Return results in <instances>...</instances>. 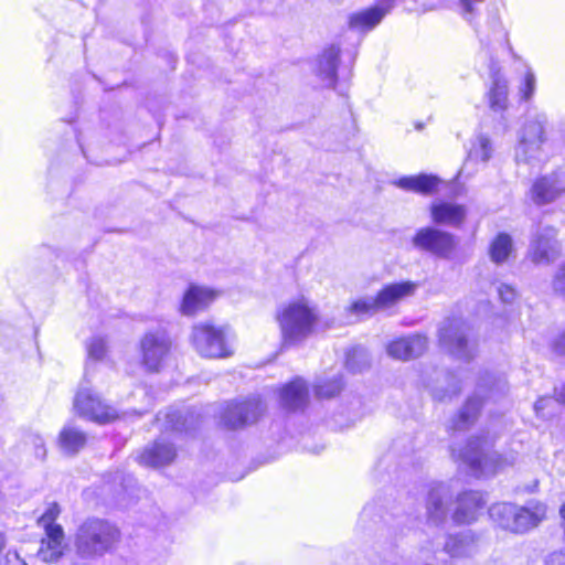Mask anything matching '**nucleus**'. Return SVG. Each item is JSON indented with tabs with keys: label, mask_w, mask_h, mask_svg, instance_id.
Masks as SVG:
<instances>
[{
	"label": "nucleus",
	"mask_w": 565,
	"mask_h": 565,
	"mask_svg": "<svg viewBox=\"0 0 565 565\" xmlns=\"http://www.w3.org/2000/svg\"><path fill=\"white\" fill-rule=\"evenodd\" d=\"M565 189L557 172L537 177L530 188V199L535 205H546L558 199Z\"/></svg>",
	"instance_id": "nucleus-14"
},
{
	"label": "nucleus",
	"mask_w": 565,
	"mask_h": 565,
	"mask_svg": "<svg viewBox=\"0 0 565 565\" xmlns=\"http://www.w3.org/2000/svg\"><path fill=\"white\" fill-rule=\"evenodd\" d=\"M564 535H565V525H564Z\"/></svg>",
	"instance_id": "nucleus-41"
},
{
	"label": "nucleus",
	"mask_w": 565,
	"mask_h": 565,
	"mask_svg": "<svg viewBox=\"0 0 565 565\" xmlns=\"http://www.w3.org/2000/svg\"><path fill=\"white\" fill-rule=\"evenodd\" d=\"M547 140L546 124L542 120L534 119L527 121L522 129L521 142L525 150L533 147L539 149Z\"/></svg>",
	"instance_id": "nucleus-25"
},
{
	"label": "nucleus",
	"mask_w": 565,
	"mask_h": 565,
	"mask_svg": "<svg viewBox=\"0 0 565 565\" xmlns=\"http://www.w3.org/2000/svg\"><path fill=\"white\" fill-rule=\"evenodd\" d=\"M514 247L510 234L505 232L498 233L489 244L488 254L492 263L501 265L509 260L513 255Z\"/></svg>",
	"instance_id": "nucleus-24"
},
{
	"label": "nucleus",
	"mask_w": 565,
	"mask_h": 565,
	"mask_svg": "<svg viewBox=\"0 0 565 565\" xmlns=\"http://www.w3.org/2000/svg\"><path fill=\"white\" fill-rule=\"evenodd\" d=\"M345 310L348 313L353 315L356 318H362L374 315L380 311L381 308L377 303L376 296H374L373 299H355L350 302Z\"/></svg>",
	"instance_id": "nucleus-30"
},
{
	"label": "nucleus",
	"mask_w": 565,
	"mask_h": 565,
	"mask_svg": "<svg viewBox=\"0 0 565 565\" xmlns=\"http://www.w3.org/2000/svg\"><path fill=\"white\" fill-rule=\"evenodd\" d=\"M483 1L484 0H459L466 13H472L475 11V4Z\"/></svg>",
	"instance_id": "nucleus-37"
},
{
	"label": "nucleus",
	"mask_w": 565,
	"mask_h": 565,
	"mask_svg": "<svg viewBox=\"0 0 565 565\" xmlns=\"http://www.w3.org/2000/svg\"><path fill=\"white\" fill-rule=\"evenodd\" d=\"M439 348L455 359L470 360L472 343L467 333V323L458 317H449L437 332Z\"/></svg>",
	"instance_id": "nucleus-6"
},
{
	"label": "nucleus",
	"mask_w": 565,
	"mask_h": 565,
	"mask_svg": "<svg viewBox=\"0 0 565 565\" xmlns=\"http://www.w3.org/2000/svg\"><path fill=\"white\" fill-rule=\"evenodd\" d=\"M360 359H361V352L356 348H350L345 351L344 355V366L350 372H356L360 370Z\"/></svg>",
	"instance_id": "nucleus-34"
},
{
	"label": "nucleus",
	"mask_w": 565,
	"mask_h": 565,
	"mask_svg": "<svg viewBox=\"0 0 565 565\" xmlns=\"http://www.w3.org/2000/svg\"><path fill=\"white\" fill-rule=\"evenodd\" d=\"M121 540L118 525L103 518H87L77 527L74 547L78 557L95 558L113 552Z\"/></svg>",
	"instance_id": "nucleus-2"
},
{
	"label": "nucleus",
	"mask_w": 565,
	"mask_h": 565,
	"mask_svg": "<svg viewBox=\"0 0 565 565\" xmlns=\"http://www.w3.org/2000/svg\"><path fill=\"white\" fill-rule=\"evenodd\" d=\"M490 516L502 530L513 534H523L546 520L547 507L537 500H531L525 505L500 502L491 508Z\"/></svg>",
	"instance_id": "nucleus-3"
},
{
	"label": "nucleus",
	"mask_w": 565,
	"mask_h": 565,
	"mask_svg": "<svg viewBox=\"0 0 565 565\" xmlns=\"http://www.w3.org/2000/svg\"><path fill=\"white\" fill-rule=\"evenodd\" d=\"M558 230L548 225L543 232L536 233L530 244L526 257L534 265H547L562 255V246L557 241Z\"/></svg>",
	"instance_id": "nucleus-11"
},
{
	"label": "nucleus",
	"mask_w": 565,
	"mask_h": 565,
	"mask_svg": "<svg viewBox=\"0 0 565 565\" xmlns=\"http://www.w3.org/2000/svg\"><path fill=\"white\" fill-rule=\"evenodd\" d=\"M484 507L482 494L478 491H462L457 497V508L452 514L455 523L470 524L478 519Z\"/></svg>",
	"instance_id": "nucleus-16"
},
{
	"label": "nucleus",
	"mask_w": 565,
	"mask_h": 565,
	"mask_svg": "<svg viewBox=\"0 0 565 565\" xmlns=\"http://www.w3.org/2000/svg\"><path fill=\"white\" fill-rule=\"evenodd\" d=\"M429 213L435 224L450 225L454 227H460L467 217V209L465 205L444 200L431 203Z\"/></svg>",
	"instance_id": "nucleus-17"
},
{
	"label": "nucleus",
	"mask_w": 565,
	"mask_h": 565,
	"mask_svg": "<svg viewBox=\"0 0 565 565\" xmlns=\"http://www.w3.org/2000/svg\"><path fill=\"white\" fill-rule=\"evenodd\" d=\"M88 356L95 361H100L106 356L107 345L106 342L100 339H93L87 347Z\"/></svg>",
	"instance_id": "nucleus-33"
},
{
	"label": "nucleus",
	"mask_w": 565,
	"mask_h": 565,
	"mask_svg": "<svg viewBox=\"0 0 565 565\" xmlns=\"http://www.w3.org/2000/svg\"><path fill=\"white\" fill-rule=\"evenodd\" d=\"M551 291L554 297L565 300V260L556 267L552 275Z\"/></svg>",
	"instance_id": "nucleus-31"
},
{
	"label": "nucleus",
	"mask_w": 565,
	"mask_h": 565,
	"mask_svg": "<svg viewBox=\"0 0 565 565\" xmlns=\"http://www.w3.org/2000/svg\"><path fill=\"white\" fill-rule=\"evenodd\" d=\"M551 350L556 355H565V330L551 342Z\"/></svg>",
	"instance_id": "nucleus-35"
},
{
	"label": "nucleus",
	"mask_w": 565,
	"mask_h": 565,
	"mask_svg": "<svg viewBox=\"0 0 565 565\" xmlns=\"http://www.w3.org/2000/svg\"><path fill=\"white\" fill-rule=\"evenodd\" d=\"M545 565H565V550L553 552L546 559Z\"/></svg>",
	"instance_id": "nucleus-36"
},
{
	"label": "nucleus",
	"mask_w": 565,
	"mask_h": 565,
	"mask_svg": "<svg viewBox=\"0 0 565 565\" xmlns=\"http://www.w3.org/2000/svg\"><path fill=\"white\" fill-rule=\"evenodd\" d=\"M558 513H559L561 520L563 522H565V502L561 504Z\"/></svg>",
	"instance_id": "nucleus-39"
},
{
	"label": "nucleus",
	"mask_w": 565,
	"mask_h": 565,
	"mask_svg": "<svg viewBox=\"0 0 565 565\" xmlns=\"http://www.w3.org/2000/svg\"><path fill=\"white\" fill-rule=\"evenodd\" d=\"M218 296L220 291L216 289L191 284L182 296L179 310L184 316L193 317L207 310Z\"/></svg>",
	"instance_id": "nucleus-13"
},
{
	"label": "nucleus",
	"mask_w": 565,
	"mask_h": 565,
	"mask_svg": "<svg viewBox=\"0 0 565 565\" xmlns=\"http://www.w3.org/2000/svg\"><path fill=\"white\" fill-rule=\"evenodd\" d=\"M345 387V382L342 375L332 377H323L312 386L313 395L319 401L333 399L341 395Z\"/></svg>",
	"instance_id": "nucleus-26"
},
{
	"label": "nucleus",
	"mask_w": 565,
	"mask_h": 565,
	"mask_svg": "<svg viewBox=\"0 0 565 565\" xmlns=\"http://www.w3.org/2000/svg\"><path fill=\"white\" fill-rule=\"evenodd\" d=\"M260 402L254 399L230 401L222 411L223 425L228 429L244 427L253 413L259 407Z\"/></svg>",
	"instance_id": "nucleus-15"
},
{
	"label": "nucleus",
	"mask_w": 565,
	"mask_h": 565,
	"mask_svg": "<svg viewBox=\"0 0 565 565\" xmlns=\"http://www.w3.org/2000/svg\"><path fill=\"white\" fill-rule=\"evenodd\" d=\"M60 514V504L51 502L36 520V524L43 530L38 556L46 564L58 562L65 555L67 547L64 529L57 523Z\"/></svg>",
	"instance_id": "nucleus-4"
},
{
	"label": "nucleus",
	"mask_w": 565,
	"mask_h": 565,
	"mask_svg": "<svg viewBox=\"0 0 565 565\" xmlns=\"http://www.w3.org/2000/svg\"><path fill=\"white\" fill-rule=\"evenodd\" d=\"M388 354L398 360L407 361L417 355L414 341L407 338H397L387 345Z\"/></svg>",
	"instance_id": "nucleus-29"
},
{
	"label": "nucleus",
	"mask_w": 565,
	"mask_h": 565,
	"mask_svg": "<svg viewBox=\"0 0 565 565\" xmlns=\"http://www.w3.org/2000/svg\"><path fill=\"white\" fill-rule=\"evenodd\" d=\"M412 243L419 252L444 259L450 258L457 249L456 236L434 226L418 228L412 237Z\"/></svg>",
	"instance_id": "nucleus-8"
},
{
	"label": "nucleus",
	"mask_w": 565,
	"mask_h": 565,
	"mask_svg": "<svg viewBox=\"0 0 565 565\" xmlns=\"http://www.w3.org/2000/svg\"><path fill=\"white\" fill-rule=\"evenodd\" d=\"M73 407L77 416L98 425H107L121 417L111 404H108L99 394L89 390L76 392Z\"/></svg>",
	"instance_id": "nucleus-7"
},
{
	"label": "nucleus",
	"mask_w": 565,
	"mask_h": 565,
	"mask_svg": "<svg viewBox=\"0 0 565 565\" xmlns=\"http://www.w3.org/2000/svg\"><path fill=\"white\" fill-rule=\"evenodd\" d=\"M486 438L482 436L470 437L460 454L461 460L476 473L481 472L487 463V456L482 452Z\"/></svg>",
	"instance_id": "nucleus-22"
},
{
	"label": "nucleus",
	"mask_w": 565,
	"mask_h": 565,
	"mask_svg": "<svg viewBox=\"0 0 565 565\" xmlns=\"http://www.w3.org/2000/svg\"><path fill=\"white\" fill-rule=\"evenodd\" d=\"M489 107L494 111H504L509 104L508 81L499 70L491 73V84L487 93Z\"/></svg>",
	"instance_id": "nucleus-21"
},
{
	"label": "nucleus",
	"mask_w": 565,
	"mask_h": 565,
	"mask_svg": "<svg viewBox=\"0 0 565 565\" xmlns=\"http://www.w3.org/2000/svg\"><path fill=\"white\" fill-rule=\"evenodd\" d=\"M395 185L405 190L415 192L422 195L436 194L444 181L436 174L419 173L416 175H407L397 179Z\"/></svg>",
	"instance_id": "nucleus-19"
},
{
	"label": "nucleus",
	"mask_w": 565,
	"mask_h": 565,
	"mask_svg": "<svg viewBox=\"0 0 565 565\" xmlns=\"http://www.w3.org/2000/svg\"><path fill=\"white\" fill-rule=\"evenodd\" d=\"M317 307L305 296H298L279 306L275 321L280 331L282 348L298 345L311 335L319 323Z\"/></svg>",
	"instance_id": "nucleus-1"
},
{
	"label": "nucleus",
	"mask_w": 565,
	"mask_h": 565,
	"mask_svg": "<svg viewBox=\"0 0 565 565\" xmlns=\"http://www.w3.org/2000/svg\"><path fill=\"white\" fill-rule=\"evenodd\" d=\"M441 509H443L441 500L440 499H436V500L433 501L431 508H429V513L433 514V513H435L437 511H441Z\"/></svg>",
	"instance_id": "nucleus-38"
},
{
	"label": "nucleus",
	"mask_w": 565,
	"mask_h": 565,
	"mask_svg": "<svg viewBox=\"0 0 565 565\" xmlns=\"http://www.w3.org/2000/svg\"><path fill=\"white\" fill-rule=\"evenodd\" d=\"M340 53L341 51L338 46L330 45L322 51L318 58L320 73L327 74L332 81H334L337 76Z\"/></svg>",
	"instance_id": "nucleus-28"
},
{
	"label": "nucleus",
	"mask_w": 565,
	"mask_h": 565,
	"mask_svg": "<svg viewBox=\"0 0 565 565\" xmlns=\"http://www.w3.org/2000/svg\"><path fill=\"white\" fill-rule=\"evenodd\" d=\"M482 405L483 399L481 397H468L465 404L462 405L461 409L454 418V428L463 429L475 424V422L478 419L481 413Z\"/></svg>",
	"instance_id": "nucleus-27"
},
{
	"label": "nucleus",
	"mask_w": 565,
	"mask_h": 565,
	"mask_svg": "<svg viewBox=\"0 0 565 565\" xmlns=\"http://www.w3.org/2000/svg\"><path fill=\"white\" fill-rule=\"evenodd\" d=\"M279 402L288 412H303L310 404L309 385L301 376H294L278 391Z\"/></svg>",
	"instance_id": "nucleus-12"
},
{
	"label": "nucleus",
	"mask_w": 565,
	"mask_h": 565,
	"mask_svg": "<svg viewBox=\"0 0 565 565\" xmlns=\"http://www.w3.org/2000/svg\"><path fill=\"white\" fill-rule=\"evenodd\" d=\"M178 447L169 439L158 437L143 446L135 456V461L143 468L163 469L175 462Z\"/></svg>",
	"instance_id": "nucleus-10"
},
{
	"label": "nucleus",
	"mask_w": 565,
	"mask_h": 565,
	"mask_svg": "<svg viewBox=\"0 0 565 565\" xmlns=\"http://www.w3.org/2000/svg\"><path fill=\"white\" fill-rule=\"evenodd\" d=\"M418 285L412 280H403L384 285L375 294L381 310L395 306L399 301L413 296Z\"/></svg>",
	"instance_id": "nucleus-18"
},
{
	"label": "nucleus",
	"mask_w": 565,
	"mask_h": 565,
	"mask_svg": "<svg viewBox=\"0 0 565 565\" xmlns=\"http://www.w3.org/2000/svg\"><path fill=\"white\" fill-rule=\"evenodd\" d=\"M57 443L65 452L75 455L85 448L87 434L78 428L65 426L58 433Z\"/></svg>",
	"instance_id": "nucleus-23"
},
{
	"label": "nucleus",
	"mask_w": 565,
	"mask_h": 565,
	"mask_svg": "<svg viewBox=\"0 0 565 565\" xmlns=\"http://www.w3.org/2000/svg\"><path fill=\"white\" fill-rule=\"evenodd\" d=\"M191 343L203 359H227L234 354L226 329L211 322H200L192 327Z\"/></svg>",
	"instance_id": "nucleus-5"
},
{
	"label": "nucleus",
	"mask_w": 565,
	"mask_h": 565,
	"mask_svg": "<svg viewBox=\"0 0 565 565\" xmlns=\"http://www.w3.org/2000/svg\"><path fill=\"white\" fill-rule=\"evenodd\" d=\"M503 289L512 291V289L509 286H503Z\"/></svg>",
	"instance_id": "nucleus-40"
},
{
	"label": "nucleus",
	"mask_w": 565,
	"mask_h": 565,
	"mask_svg": "<svg viewBox=\"0 0 565 565\" xmlns=\"http://www.w3.org/2000/svg\"><path fill=\"white\" fill-rule=\"evenodd\" d=\"M535 76L532 72H526L519 88L520 99L527 102L534 94Z\"/></svg>",
	"instance_id": "nucleus-32"
},
{
	"label": "nucleus",
	"mask_w": 565,
	"mask_h": 565,
	"mask_svg": "<svg viewBox=\"0 0 565 565\" xmlns=\"http://www.w3.org/2000/svg\"><path fill=\"white\" fill-rule=\"evenodd\" d=\"M140 363L149 373L160 372L170 355L171 341L156 332H147L139 343Z\"/></svg>",
	"instance_id": "nucleus-9"
},
{
	"label": "nucleus",
	"mask_w": 565,
	"mask_h": 565,
	"mask_svg": "<svg viewBox=\"0 0 565 565\" xmlns=\"http://www.w3.org/2000/svg\"><path fill=\"white\" fill-rule=\"evenodd\" d=\"M385 15L379 6H371L349 14L348 26L350 30L367 32L379 25Z\"/></svg>",
	"instance_id": "nucleus-20"
}]
</instances>
